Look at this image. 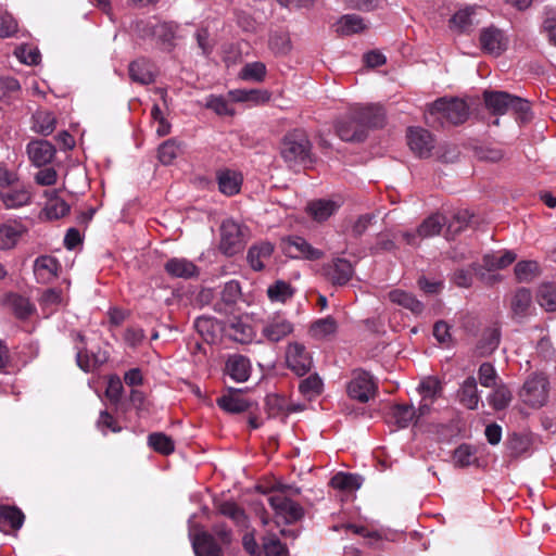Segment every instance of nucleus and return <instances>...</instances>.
<instances>
[{
	"label": "nucleus",
	"mask_w": 556,
	"mask_h": 556,
	"mask_svg": "<svg viewBox=\"0 0 556 556\" xmlns=\"http://www.w3.org/2000/svg\"><path fill=\"white\" fill-rule=\"evenodd\" d=\"M129 77L141 85H150L155 81L152 64L146 59H138L129 64Z\"/></svg>",
	"instance_id": "obj_25"
},
{
	"label": "nucleus",
	"mask_w": 556,
	"mask_h": 556,
	"mask_svg": "<svg viewBox=\"0 0 556 556\" xmlns=\"http://www.w3.org/2000/svg\"><path fill=\"white\" fill-rule=\"evenodd\" d=\"M18 60L27 65H37L41 60L40 52L37 48L21 47L16 50Z\"/></svg>",
	"instance_id": "obj_60"
},
{
	"label": "nucleus",
	"mask_w": 556,
	"mask_h": 556,
	"mask_svg": "<svg viewBox=\"0 0 556 556\" xmlns=\"http://www.w3.org/2000/svg\"><path fill=\"white\" fill-rule=\"evenodd\" d=\"M491 389L492 392L486 396L490 406L495 410H503L508 407L513 400V394L507 384L503 381Z\"/></svg>",
	"instance_id": "obj_34"
},
{
	"label": "nucleus",
	"mask_w": 556,
	"mask_h": 556,
	"mask_svg": "<svg viewBox=\"0 0 556 556\" xmlns=\"http://www.w3.org/2000/svg\"><path fill=\"white\" fill-rule=\"evenodd\" d=\"M224 331L229 339L239 343H249L253 339L252 327L241 319L229 321L225 326Z\"/></svg>",
	"instance_id": "obj_31"
},
{
	"label": "nucleus",
	"mask_w": 556,
	"mask_h": 556,
	"mask_svg": "<svg viewBox=\"0 0 556 556\" xmlns=\"http://www.w3.org/2000/svg\"><path fill=\"white\" fill-rule=\"evenodd\" d=\"M153 35L162 42H170L175 37V27L170 23H159L154 26Z\"/></svg>",
	"instance_id": "obj_63"
},
{
	"label": "nucleus",
	"mask_w": 556,
	"mask_h": 556,
	"mask_svg": "<svg viewBox=\"0 0 556 556\" xmlns=\"http://www.w3.org/2000/svg\"><path fill=\"white\" fill-rule=\"evenodd\" d=\"M475 11V7L458 10L450 18V28L462 33L467 31L473 25Z\"/></svg>",
	"instance_id": "obj_41"
},
{
	"label": "nucleus",
	"mask_w": 556,
	"mask_h": 556,
	"mask_svg": "<svg viewBox=\"0 0 556 556\" xmlns=\"http://www.w3.org/2000/svg\"><path fill=\"white\" fill-rule=\"evenodd\" d=\"M517 255L513 251H504L500 254H485L482 258V265L475 266L472 269L482 281L492 282L496 280L493 274H485L483 269L491 273L494 270L503 269L510 265Z\"/></svg>",
	"instance_id": "obj_8"
},
{
	"label": "nucleus",
	"mask_w": 556,
	"mask_h": 556,
	"mask_svg": "<svg viewBox=\"0 0 556 556\" xmlns=\"http://www.w3.org/2000/svg\"><path fill=\"white\" fill-rule=\"evenodd\" d=\"M243 245L244 235L241 225L232 219L223 222L220 226V251L227 256H232L239 253Z\"/></svg>",
	"instance_id": "obj_6"
},
{
	"label": "nucleus",
	"mask_w": 556,
	"mask_h": 556,
	"mask_svg": "<svg viewBox=\"0 0 556 556\" xmlns=\"http://www.w3.org/2000/svg\"><path fill=\"white\" fill-rule=\"evenodd\" d=\"M454 462L459 467H467L476 460L475 450L468 444H462L454 451Z\"/></svg>",
	"instance_id": "obj_55"
},
{
	"label": "nucleus",
	"mask_w": 556,
	"mask_h": 556,
	"mask_svg": "<svg viewBox=\"0 0 556 556\" xmlns=\"http://www.w3.org/2000/svg\"><path fill=\"white\" fill-rule=\"evenodd\" d=\"M531 440L528 435L514 433L509 437L507 442V447L510 454L515 457H518L525 453H527L530 448Z\"/></svg>",
	"instance_id": "obj_53"
},
{
	"label": "nucleus",
	"mask_w": 556,
	"mask_h": 556,
	"mask_svg": "<svg viewBox=\"0 0 556 556\" xmlns=\"http://www.w3.org/2000/svg\"><path fill=\"white\" fill-rule=\"evenodd\" d=\"M293 331L292 324L283 317L277 316L268 320L262 329L263 336L271 341L278 342Z\"/></svg>",
	"instance_id": "obj_23"
},
{
	"label": "nucleus",
	"mask_w": 556,
	"mask_h": 556,
	"mask_svg": "<svg viewBox=\"0 0 556 556\" xmlns=\"http://www.w3.org/2000/svg\"><path fill=\"white\" fill-rule=\"evenodd\" d=\"M218 188L225 195H235L240 191L242 176L230 169L220 170L217 174Z\"/></svg>",
	"instance_id": "obj_30"
},
{
	"label": "nucleus",
	"mask_w": 556,
	"mask_h": 556,
	"mask_svg": "<svg viewBox=\"0 0 556 556\" xmlns=\"http://www.w3.org/2000/svg\"><path fill=\"white\" fill-rule=\"evenodd\" d=\"M241 390H230L228 394H225L217 399V405L225 412L231 414H240L249 409L250 402L240 395Z\"/></svg>",
	"instance_id": "obj_26"
},
{
	"label": "nucleus",
	"mask_w": 556,
	"mask_h": 556,
	"mask_svg": "<svg viewBox=\"0 0 556 556\" xmlns=\"http://www.w3.org/2000/svg\"><path fill=\"white\" fill-rule=\"evenodd\" d=\"M283 252L292 258L319 260L324 252L313 248L304 238L291 236L283 240Z\"/></svg>",
	"instance_id": "obj_11"
},
{
	"label": "nucleus",
	"mask_w": 556,
	"mask_h": 556,
	"mask_svg": "<svg viewBox=\"0 0 556 556\" xmlns=\"http://www.w3.org/2000/svg\"><path fill=\"white\" fill-rule=\"evenodd\" d=\"M419 391L424 400L430 399L431 401L442 393V383L437 377H427L419 384Z\"/></svg>",
	"instance_id": "obj_54"
},
{
	"label": "nucleus",
	"mask_w": 556,
	"mask_h": 556,
	"mask_svg": "<svg viewBox=\"0 0 556 556\" xmlns=\"http://www.w3.org/2000/svg\"><path fill=\"white\" fill-rule=\"evenodd\" d=\"M225 369L236 382H244L250 377L251 364L248 357L233 354L228 357Z\"/></svg>",
	"instance_id": "obj_22"
},
{
	"label": "nucleus",
	"mask_w": 556,
	"mask_h": 556,
	"mask_svg": "<svg viewBox=\"0 0 556 556\" xmlns=\"http://www.w3.org/2000/svg\"><path fill=\"white\" fill-rule=\"evenodd\" d=\"M480 45L485 53L498 56L507 49L508 39L503 30L490 26L481 30Z\"/></svg>",
	"instance_id": "obj_12"
},
{
	"label": "nucleus",
	"mask_w": 556,
	"mask_h": 556,
	"mask_svg": "<svg viewBox=\"0 0 556 556\" xmlns=\"http://www.w3.org/2000/svg\"><path fill=\"white\" fill-rule=\"evenodd\" d=\"M56 127V118L52 112L38 110L33 115L31 129L42 136H49Z\"/></svg>",
	"instance_id": "obj_33"
},
{
	"label": "nucleus",
	"mask_w": 556,
	"mask_h": 556,
	"mask_svg": "<svg viewBox=\"0 0 556 556\" xmlns=\"http://www.w3.org/2000/svg\"><path fill=\"white\" fill-rule=\"evenodd\" d=\"M478 380L484 388H492L503 382L495 367L489 362H484L479 366Z\"/></svg>",
	"instance_id": "obj_47"
},
{
	"label": "nucleus",
	"mask_w": 556,
	"mask_h": 556,
	"mask_svg": "<svg viewBox=\"0 0 556 556\" xmlns=\"http://www.w3.org/2000/svg\"><path fill=\"white\" fill-rule=\"evenodd\" d=\"M457 399L467 409H478L481 397L478 391L477 379L473 376L467 377L460 383L457 390Z\"/></svg>",
	"instance_id": "obj_20"
},
{
	"label": "nucleus",
	"mask_w": 556,
	"mask_h": 556,
	"mask_svg": "<svg viewBox=\"0 0 556 556\" xmlns=\"http://www.w3.org/2000/svg\"><path fill=\"white\" fill-rule=\"evenodd\" d=\"M483 100L486 109L495 115L514 112L521 121L529 119L530 103L523 98L513 96L506 91L485 90Z\"/></svg>",
	"instance_id": "obj_3"
},
{
	"label": "nucleus",
	"mask_w": 556,
	"mask_h": 556,
	"mask_svg": "<svg viewBox=\"0 0 556 556\" xmlns=\"http://www.w3.org/2000/svg\"><path fill=\"white\" fill-rule=\"evenodd\" d=\"M386 112L377 104H354L336 124L338 136L344 141L362 142L366 139L369 128L382 127Z\"/></svg>",
	"instance_id": "obj_1"
},
{
	"label": "nucleus",
	"mask_w": 556,
	"mask_h": 556,
	"mask_svg": "<svg viewBox=\"0 0 556 556\" xmlns=\"http://www.w3.org/2000/svg\"><path fill=\"white\" fill-rule=\"evenodd\" d=\"M24 519L23 511L16 506L0 505V531L17 530L22 528Z\"/></svg>",
	"instance_id": "obj_27"
},
{
	"label": "nucleus",
	"mask_w": 556,
	"mask_h": 556,
	"mask_svg": "<svg viewBox=\"0 0 556 556\" xmlns=\"http://www.w3.org/2000/svg\"><path fill=\"white\" fill-rule=\"evenodd\" d=\"M280 154L289 167L312 162V143L301 129L287 132L280 143Z\"/></svg>",
	"instance_id": "obj_2"
},
{
	"label": "nucleus",
	"mask_w": 556,
	"mask_h": 556,
	"mask_svg": "<svg viewBox=\"0 0 556 556\" xmlns=\"http://www.w3.org/2000/svg\"><path fill=\"white\" fill-rule=\"evenodd\" d=\"M532 304V294L527 288H519L510 301V308L515 316L523 317L529 313Z\"/></svg>",
	"instance_id": "obj_38"
},
{
	"label": "nucleus",
	"mask_w": 556,
	"mask_h": 556,
	"mask_svg": "<svg viewBox=\"0 0 556 556\" xmlns=\"http://www.w3.org/2000/svg\"><path fill=\"white\" fill-rule=\"evenodd\" d=\"M266 556H288V549L285 544L276 536H269L264 542Z\"/></svg>",
	"instance_id": "obj_61"
},
{
	"label": "nucleus",
	"mask_w": 556,
	"mask_h": 556,
	"mask_svg": "<svg viewBox=\"0 0 556 556\" xmlns=\"http://www.w3.org/2000/svg\"><path fill=\"white\" fill-rule=\"evenodd\" d=\"M286 362L288 368L299 377L306 375L313 366L311 353L300 342L289 343L286 351Z\"/></svg>",
	"instance_id": "obj_10"
},
{
	"label": "nucleus",
	"mask_w": 556,
	"mask_h": 556,
	"mask_svg": "<svg viewBox=\"0 0 556 556\" xmlns=\"http://www.w3.org/2000/svg\"><path fill=\"white\" fill-rule=\"evenodd\" d=\"M338 204L331 200H317L307 205V212L317 222L328 219L338 210Z\"/></svg>",
	"instance_id": "obj_37"
},
{
	"label": "nucleus",
	"mask_w": 556,
	"mask_h": 556,
	"mask_svg": "<svg viewBox=\"0 0 556 556\" xmlns=\"http://www.w3.org/2000/svg\"><path fill=\"white\" fill-rule=\"evenodd\" d=\"M471 217L472 215L467 210L457 211L447 223V230L453 233L462 231L468 226Z\"/></svg>",
	"instance_id": "obj_56"
},
{
	"label": "nucleus",
	"mask_w": 556,
	"mask_h": 556,
	"mask_svg": "<svg viewBox=\"0 0 556 556\" xmlns=\"http://www.w3.org/2000/svg\"><path fill=\"white\" fill-rule=\"evenodd\" d=\"M17 30V24L8 13L0 12V37L5 38L14 35Z\"/></svg>",
	"instance_id": "obj_64"
},
{
	"label": "nucleus",
	"mask_w": 556,
	"mask_h": 556,
	"mask_svg": "<svg viewBox=\"0 0 556 556\" xmlns=\"http://www.w3.org/2000/svg\"><path fill=\"white\" fill-rule=\"evenodd\" d=\"M218 511L230 518L237 526L245 527L248 518L244 510L233 502H223L218 505Z\"/></svg>",
	"instance_id": "obj_45"
},
{
	"label": "nucleus",
	"mask_w": 556,
	"mask_h": 556,
	"mask_svg": "<svg viewBox=\"0 0 556 556\" xmlns=\"http://www.w3.org/2000/svg\"><path fill=\"white\" fill-rule=\"evenodd\" d=\"M299 390L308 397L319 395L323 391V381L317 374H312L300 382Z\"/></svg>",
	"instance_id": "obj_52"
},
{
	"label": "nucleus",
	"mask_w": 556,
	"mask_h": 556,
	"mask_svg": "<svg viewBox=\"0 0 556 556\" xmlns=\"http://www.w3.org/2000/svg\"><path fill=\"white\" fill-rule=\"evenodd\" d=\"M389 300L406 309H409L413 314H421L424 311V304L417 300L412 293L395 289L388 293Z\"/></svg>",
	"instance_id": "obj_32"
},
{
	"label": "nucleus",
	"mask_w": 556,
	"mask_h": 556,
	"mask_svg": "<svg viewBox=\"0 0 556 556\" xmlns=\"http://www.w3.org/2000/svg\"><path fill=\"white\" fill-rule=\"evenodd\" d=\"M23 233V229L17 225H0V250H9L15 247Z\"/></svg>",
	"instance_id": "obj_42"
},
{
	"label": "nucleus",
	"mask_w": 556,
	"mask_h": 556,
	"mask_svg": "<svg viewBox=\"0 0 556 556\" xmlns=\"http://www.w3.org/2000/svg\"><path fill=\"white\" fill-rule=\"evenodd\" d=\"M240 298L241 287L239 281L230 280L226 282L220 292V301L215 303V311L225 314L229 313Z\"/></svg>",
	"instance_id": "obj_24"
},
{
	"label": "nucleus",
	"mask_w": 556,
	"mask_h": 556,
	"mask_svg": "<svg viewBox=\"0 0 556 556\" xmlns=\"http://www.w3.org/2000/svg\"><path fill=\"white\" fill-rule=\"evenodd\" d=\"M327 279L333 286L346 285L354 275V268L350 261L341 257L333 258L324 266Z\"/></svg>",
	"instance_id": "obj_13"
},
{
	"label": "nucleus",
	"mask_w": 556,
	"mask_h": 556,
	"mask_svg": "<svg viewBox=\"0 0 556 556\" xmlns=\"http://www.w3.org/2000/svg\"><path fill=\"white\" fill-rule=\"evenodd\" d=\"M60 268L59 261L50 255H41L35 260L34 274L39 283H49L56 276Z\"/></svg>",
	"instance_id": "obj_21"
},
{
	"label": "nucleus",
	"mask_w": 556,
	"mask_h": 556,
	"mask_svg": "<svg viewBox=\"0 0 556 556\" xmlns=\"http://www.w3.org/2000/svg\"><path fill=\"white\" fill-rule=\"evenodd\" d=\"M76 362L84 371H92L97 366L101 365L104 359H100L96 355H89L86 350H79L76 354Z\"/></svg>",
	"instance_id": "obj_58"
},
{
	"label": "nucleus",
	"mask_w": 556,
	"mask_h": 556,
	"mask_svg": "<svg viewBox=\"0 0 556 556\" xmlns=\"http://www.w3.org/2000/svg\"><path fill=\"white\" fill-rule=\"evenodd\" d=\"M148 444L155 452L163 455H169L175 450V444L172 438L163 432H154L149 434Z\"/></svg>",
	"instance_id": "obj_44"
},
{
	"label": "nucleus",
	"mask_w": 556,
	"mask_h": 556,
	"mask_svg": "<svg viewBox=\"0 0 556 556\" xmlns=\"http://www.w3.org/2000/svg\"><path fill=\"white\" fill-rule=\"evenodd\" d=\"M377 384L374 378L364 370H355L348 384V394L361 403H367L376 395Z\"/></svg>",
	"instance_id": "obj_7"
},
{
	"label": "nucleus",
	"mask_w": 556,
	"mask_h": 556,
	"mask_svg": "<svg viewBox=\"0 0 556 556\" xmlns=\"http://www.w3.org/2000/svg\"><path fill=\"white\" fill-rule=\"evenodd\" d=\"M45 211L48 218L59 219L70 212V205L62 199H54L46 205Z\"/></svg>",
	"instance_id": "obj_57"
},
{
	"label": "nucleus",
	"mask_w": 556,
	"mask_h": 556,
	"mask_svg": "<svg viewBox=\"0 0 556 556\" xmlns=\"http://www.w3.org/2000/svg\"><path fill=\"white\" fill-rule=\"evenodd\" d=\"M26 152L28 154L30 162L35 166L41 167L51 163L56 151L51 142L42 139H37L28 142L26 147Z\"/></svg>",
	"instance_id": "obj_16"
},
{
	"label": "nucleus",
	"mask_w": 556,
	"mask_h": 556,
	"mask_svg": "<svg viewBox=\"0 0 556 556\" xmlns=\"http://www.w3.org/2000/svg\"><path fill=\"white\" fill-rule=\"evenodd\" d=\"M164 270L172 278L192 279L200 275L199 267L185 257H172L164 264Z\"/></svg>",
	"instance_id": "obj_18"
},
{
	"label": "nucleus",
	"mask_w": 556,
	"mask_h": 556,
	"mask_svg": "<svg viewBox=\"0 0 556 556\" xmlns=\"http://www.w3.org/2000/svg\"><path fill=\"white\" fill-rule=\"evenodd\" d=\"M549 397V380L544 371H534L525 380L520 391L521 402L532 408H541Z\"/></svg>",
	"instance_id": "obj_4"
},
{
	"label": "nucleus",
	"mask_w": 556,
	"mask_h": 556,
	"mask_svg": "<svg viewBox=\"0 0 556 556\" xmlns=\"http://www.w3.org/2000/svg\"><path fill=\"white\" fill-rule=\"evenodd\" d=\"M194 328L205 339L214 337L215 323L213 318L206 316H200L194 321Z\"/></svg>",
	"instance_id": "obj_62"
},
{
	"label": "nucleus",
	"mask_w": 556,
	"mask_h": 556,
	"mask_svg": "<svg viewBox=\"0 0 556 556\" xmlns=\"http://www.w3.org/2000/svg\"><path fill=\"white\" fill-rule=\"evenodd\" d=\"M5 301L14 315L20 319H26L35 312V306L30 301L20 294L11 293L7 296Z\"/></svg>",
	"instance_id": "obj_36"
},
{
	"label": "nucleus",
	"mask_w": 556,
	"mask_h": 556,
	"mask_svg": "<svg viewBox=\"0 0 556 556\" xmlns=\"http://www.w3.org/2000/svg\"><path fill=\"white\" fill-rule=\"evenodd\" d=\"M338 324L331 316L317 319L311 326L309 332L315 339H325L328 336L336 333Z\"/></svg>",
	"instance_id": "obj_43"
},
{
	"label": "nucleus",
	"mask_w": 556,
	"mask_h": 556,
	"mask_svg": "<svg viewBox=\"0 0 556 556\" xmlns=\"http://www.w3.org/2000/svg\"><path fill=\"white\" fill-rule=\"evenodd\" d=\"M268 502L276 514L283 517L289 523L301 519L303 516V508L282 493L271 495Z\"/></svg>",
	"instance_id": "obj_14"
},
{
	"label": "nucleus",
	"mask_w": 556,
	"mask_h": 556,
	"mask_svg": "<svg viewBox=\"0 0 556 556\" xmlns=\"http://www.w3.org/2000/svg\"><path fill=\"white\" fill-rule=\"evenodd\" d=\"M536 299L547 312L556 311V281L544 282L539 287Z\"/></svg>",
	"instance_id": "obj_40"
},
{
	"label": "nucleus",
	"mask_w": 556,
	"mask_h": 556,
	"mask_svg": "<svg viewBox=\"0 0 556 556\" xmlns=\"http://www.w3.org/2000/svg\"><path fill=\"white\" fill-rule=\"evenodd\" d=\"M330 484L332 488L343 491H352L361 486L357 476L344 472L334 475L330 480Z\"/></svg>",
	"instance_id": "obj_50"
},
{
	"label": "nucleus",
	"mask_w": 556,
	"mask_h": 556,
	"mask_svg": "<svg viewBox=\"0 0 556 556\" xmlns=\"http://www.w3.org/2000/svg\"><path fill=\"white\" fill-rule=\"evenodd\" d=\"M390 415L394 424L402 429L416 421V409L413 405L396 404L392 406Z\"/></svg>",
	"instance_id": "obj_39"
},
{
	"label": "nucleus",
	"mask_w": 556,
	"mask_h": 556,
	"mask_svg": "<svg viewBox=\"0 0 556 556\" xmlns=\"http://www.w3.org/2000/svg\"><path fill=\"white\" fill-rule=\"evenodd\" d=\"M364 18L357 14H345L337 22L336 31L342 36L362 33L366 29Z\"/></svg>",
	"instance_id": "obj_35"
},
{
	"label": "nucleus",
	"mask_w": 556,
	"mask_h": 556,
	"mask_svg": "<svg viewBox=\"0 0 556 556\" xmlns=\"http://www.w3.org/2000/svg\"><path fill=\"white\" fill-rule=\"evenodd\" d=\"M407 140L410 150L420 157L429 156L434 147L431 134L422 128H409Z\"/></svg>",
	"instance_id": "obj_19"
},
{
	"label": "nucleus",
	"mask_w": 556,
	"mask_h": 556,
	"mask_svg": "<svg viewBox=\"0 0 556 556\" xmlns=\"http://www.w3.org/2000/svg\"><path fill=\"white\" fill-rule=\"evenodd\" d=\"M180 152V143L176 139H168L159 148V160L162 164L169 165Z\"/></svg>",
	"instance_id": "obj_48"
},
{
	"label": "nucleus",
	"mask_w": 556,
	"mask_h": 556,
	"mask_svg": "<svg viewBox=\"0 0 556 556\" xmlns=\"http://www.w3.org/2000/svg\"><path fill=\"white\" fill-rule=\"evenodd\" d=\"M31 194L22 184L15 181L7 188L0 189V200L7 208H18L30 202Z\"/></svg>",
	"instance_id": "obj_17"
},
{
	"label": "nucleus",
	"mask_w": 556,
	"mask_h": 556,
	"mask_svg": "<svg viewBox=\"0 0 556 556\" xmlns=\"http://www.w3.org/2000/svg\"><path fill=\"white\" fill-rule=\"evenodd\" d=\"M500 341V329L496 327L486 328L476 345V353L481 357L489 356L498 348Z\"/></svg>",
	"instance_id": "obj_28"
},
{
	"label": "nucleus",
	"mask_w": 556,
	"mask_h": 556,
	"mask_svg": "<svg viewBox=\"0 0 556 556\" xmlns=\"http://www.w3.org/2000/svg\"><path fill=\"white\" fill-rule=\"evenodd\" d=\"M515 276L520 282H529L540 274L539 263L535 261H520L515 265Z\"/></svg>",
	"instance_id": "obj_46"
},
{
	"label": "nucleus",
	"mask_w": 556,
	"mask_h": 556,
	"mask_svg": "<svg viewBox=\"0 0 556 556\" xmlns=\"http://www.w3.org/2000/svg\"><path fill=\"white\" fill-rule=\"evenodd\" d=\"M123 383L118 376L114 375L109 378L105 395L113 403H118L123 394Z\"/></svg>",
	"instance_id": "obj_59"
},
{
	"label": "nucleus",
	"mask_w": 556,
	"mask_h": 556,
	"mask_svg": "<svg viewBox=\"0 0 556 556\" xmlns=\"http://www.w3.org/2000/svg\"><path fill=\"white\" fill-rule=\"evenodd\" d=\"M266 76V66L262 62L247 63L240 71V78L250 81H263Z\"/></svg>",
	"instance_id": "obj_51"
},
{
	"label": "nucleus",
	"mask_w": 556,
	"mask_h": 556,
	"mask_svg": "<svg viewBox=\"0 0 556 556\" xmlns=\"http://www.w3.org/2000/svg\"><path fill=\"white\" fill-rule=\"evenodd\" d=\"M267 295L273 302H286L293 295V289L290 283L283 280H277L267 289Z\"/></svg>",
	"instance_id": "obj_49"
},
{
	"label": "nucleus",
	"mask_w": 556,
	"mask_h": 556,
	"mask_svg": "<svg viewBox=\"0 0 556 556\" xmlns=\"http://www.w3.org/2000/svg\"><path fill=\"white\" fill-rule=\"evenodd\" d=\"M429 114L437 115L452 125H459L467 121L469 106L459 98H440L429 106Z\"/></svg>",
	"instance_id": "obj_5"
},
{
	"label": "nucleus",
	"mask_w": 556,
	"mask_h": 556,
	"mask_svg": "<svg viewBox=\"0 0 556 556\" xmlns=\"http://www.w3.org/2000/svg\"><path fill=\"white\" fill-rule=\"evenodd\" d=\"M191 543L197 556H223L222 544L207 531L190 532Z\"/></svg>",
	"instance_id": "obj_15"
},
{
	"label": "nucleus",
	"mask_w": 556,
	"mask_h": 556,
	"mask_svg": "<svg viewBox=\"0 0 556 556\" xmlns=\"http://www.w3.org/2000/svg\"><path fill=\"white\" fill-rule=\"evenodd\" d=\"M274 252V245L269 242H261L252 245L247 255L250 266L260 271L264 268V262L269 260Z\"/></svg>",
	"instance_id": "obj_29"
},
{
	"label": "nucleus",
	"mask_w": 556,
	"mask_h": 556,
	"mask_svg": "<svg viewBox=\"0 0 556 556\" xmlns=\"http://www.w3.org/2000/svg\"><path fill=\"white\" fill-rule=\"evenodd\" d=\"M446 223V218L441 214H432L419 225L416 231H405L402 237L407 244L418 245V239L422 240L439 235Z\"/></svg>",
	"instance_id": "obj_9"
}]
</instances>
